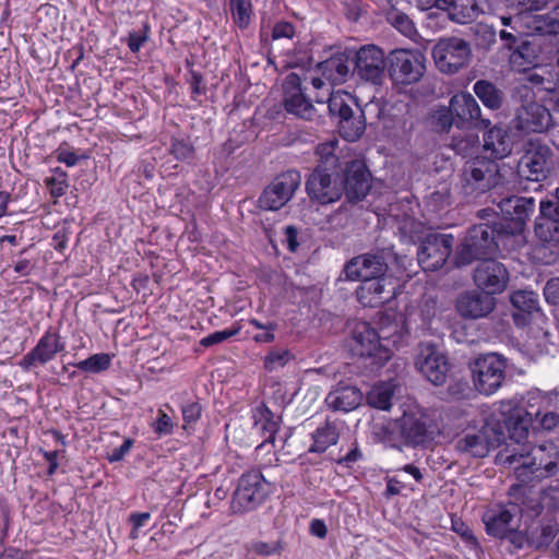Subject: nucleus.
I'll return each mask as SVG.
<instances>
[{
	"instance_id": "603ef678",
	"label": "nucleus",
	"mask_w": 559,
	"mask_h": 559,
	"mask_svg": "<svg viewBox=\"0 0 559 559\" xmlns=\"http://www.w3.org/2000/svg\"><path fill=\"white\" fill-rule=\"evenodd\" d=\"M416 5L423 10L427 11V21L428 25L432 26L433 22L438 20V13L436 11H440L443 4H445V0H415Z\"/></svg>"
},
{
	"instance_id": "8fccbe9b",
	"label": "nucleus",
	"mask_w": 559,
	"mask_h": 559,
	"mask_svg": "<svg viewBox=\"0 0 559 559\" xmlns=\"http://www.w3.org/2000/svg\"><path fill=\"white\" fill-rule=\"evenodd\" d=\"M437 313V301L432 298H427L423 300V302L419 306L418 312L416 316L421 321L420 329L423 331H426L430 328L432 319L436 317Z\"/></svg>"
},
{
	"instance_id": "6ab92c4d",
	"label": "nucleus",
	"mask_w": 559,
	"mask_h": 559,
	"mask_svg": "<svg viewBox=\"0 0 559 559\" xmlns=\"http://www.w3.org/2000/svg\"><path fill=\"white\" fill-rule=\"evenodd\" d=\"M500 419L503 426V440L506 439V431L510 439L516 443L524 441L532 426V415L522 406L512 401H503L500 404L498 413H491Z\"/></svg>"
},
{
	"instance_id": "4d7b16f0",
	"label": "nucleus",
	"mask_w": 559,
	"mask_h": 559,
	"mask_svg": "<svg viewBox=\"0 0 559 559\" xmlns=\"http://www.w3.org/2000/svg\"><path fill=\"white\" fill-rule=\"evenodd\" d=\"M544 296L550 305H559V278L554 277L547 281L544 287Z\"/></svg>"
},
{
	"instance_id": "3c124183",
	"label": "nucleus",
	"mask_w": 559,
	"mask_h": 559,
	"mask_svg": "<svg viewBox=\"0 0 559 559\" xmlns=\"http://www.w3.org/2000/svg\"><path fill=\"white\" fill-rule=\"evenodd\" d=\"M361 116L364 117L365 123L370 120V123L381 120L384 112V105L380 99H372L365 104L364 107H359Z\"/></svg>"
},
{
	"instance_id": "b1692460",
	"label": "nucleus",
	"mask_w": 559,
	"mask_h": 559,
	"mask_svg": "<svg viewBox=\"0 0 559 559\" xmlns=\"http://www.w3.org/2000/svg\"><path fill=\"white\" fill-rule=\"evenodd\" d=\"M476 286L490 296L502 293L509 282L507 267L493 259H485L474 270Z\"/></svg>"
},
{
	"instance_id": "0eeeda50",
	"label": "nucleus",
	"mask_w": 559,
	"mask_h": 559,
	"mask_svg": "<svg viewBox=\"0 0 559 559\" xmlns=\"http://www.w3.org/2000/svg\"><path fill=\"white\" fill-rule=\"evenodd\" d=\"M551 148L537 139H528L522 144V155L518 163L519 175L530 181L545 180L554 165Z\"/></svg>"
},
{
	"instance_id": "a211bd4d",
	"label": "nucleus",
	"mask_w": 559,
	"mask_h": 559,
	"mask_svg": "<svg viewBox=\"0 0 559 559\" xmlns=\"http://www.w3.org/2000/svg\"><path fill=\"white\" fill-rule=\"evenodd\" d=\"M503 218L498 223V230L508 235L520 234L524 229L525 221L534 211L533 198L511 195L503 198L498 204Z\"/></svg>"
},
{
	"instance_id": "423d86ee",
	"label": "nucleus",
	"mask_w": 559,
	"mask_h": 559,
	"mask_svg": "<svg viewBox=\"0 0 559 559\" xmlns=\"http://www.w3.org/2000/svg\"><path fill=\"white\" fill-rule=\"evenodd\" d=\"M390 335L383 326L377 332L367 322H358L352 331L348 347L353 355L372 358L373 364L382 366L391 358V350L380 341Z\"/></svg>"
},
{
	"instance_id": "13d9d810",
	"label": "nucleus",
	"mask_w": 559,
	"mask_h": 559,
	"mask_svg": "<svg viewBox=\"0 0 559 559\" xmlns=\"http://www.w3.org/2000/svg\"><path fill=\"white\" fill-rule=\"evenodd\" d=\"M155 432L158 435H167L171 432L173 420L163 409L158 411L157 419L154 424Z\"/></svg>"
},
{
	"instance_id": "864d4df0",
	"label": "nucleus",
	"mask_w": 559,
	"mask_h": 559,
	"mask_svg": "<svg viewBox=\"0 0 559 559\" xmlns=\"http://www.w3.org/2000/svg\"><path fill=\"white\" fill-rule=\"evenodd\" d=\"M45 183L53 198L64 195L68 189L67 175L64 173H61L59 177H47Z\"/></svg>"
},
{
	"instance_id": "cd10ccee",
	"label": "nucleus",
	"mask_w": 559,
	"mask_h": 559,
	"mask_svg": "<svg viewBox=\"0 0 559 559\" xmlns=\"http://www.w3.org/2000/svg\"><path fill=\"white\" fill-rule=\"evenodd\" d=\"M510 301L514 308L512 319L516 326L528 325L543 317L539 298L533 290H515L510 295Z\"/></svg>"
},
{
	"instance_id": "09e8293b",
	"label": "nucleus",
	"mask_w": 559,
	"mask_h": 559,
	"mask_svg": "<svg viewBox=\"0 0 559 559\" xmlns=\"http://www.w3.org/2000/svg\"><path fill=\"white\" fill-rule=\"evenodd\" d=\"M478 145L479 140L475 134L454 136L451 143V147L455 151V153L462 155L463 157L472 155Z\"/></svg>"
},
{
	"instance_id": "ea45409f",
	"label": "nucleus",
	"mask_w": 559,
	"mask_h": 559,
	"mask_svg": "<svg viewBox=\"0 0 559 559\" xmlns=\"http://www.w3.org/2000/svg\"><path fill=\"white\" fill-rule=\"evenodd\" d=\"M386 21L395 29L409 39H415L418 35L414 22L407 14L397 9V7H390L386 11Z\"/></svg>"
},
{
	"instance_id": "bf43d9fd",
	"label": "nucleus",
	"mask_w": 559,
	"mask_h": 559,
	"mask_svg": "<svg viewBox=\"0 0 559 559\" xmlns=\"http://www.w3.org/2000/svg\"><path fill=\"white\" fill-rule=\"evenodd\" d=\"M251 550L257 555L270 556L278 552L281 550V545L278 542L272 544L265 542H255L251 545Z\"/></svg>"
},
{
	"instance_id": "5fc2aeb1",
	"label": "nucleus",
	"mask_w": 559,
	"mask_h": 559,
	"mask_svg": "<svg viewBox=\"0 0 559 559\" xmlns=\"http://www.w3.org/2000/svg\"><path fill=\"white\" fill-rule=\"evenodd\" d=\"M238 332H239L238 328L224 330V331H216V332L203 337L200 341V345H202L204 347L217 345V344L226 341L227 338L235 336L236 334H238Z\"/></svg>"
},
{
	"instance_id": "393cba45",
	"label": "nucleus",
	"mask_w": 559,
	"mask_h": 559,
	"mask_svg": "<svg viewBox=\"0 0 559 559\" xmlns=\"http://www.w3.org/2000/svg\"><path fill=\"white\" fill-rule=\"evenodd\" d=\"M449 110L459 127L472 124L478 129H487L491 124L490 119L481 116V109L478 103L473 95L468 93H460L452 96Z\"/></svg>"
},
{
	"instance_id": "bb28decb",
	"label": "nucleus",
	"mask_w": 559,
	"mask_h": 559,
	"mask_svg": "<svg viewBox=\"0 0 559 559\" xmlns=\"http://www.w3.org/2000/svg\"><path fill=\"white\" fill-rule=\"evenodd\" d=\"M495 307V297L483 290L464 292L456 300L459 314L468 320L485 318L493 311Z\"/></svg>"
},
{
	"instance_id": "39448f33",
	"label": "nucleus",
	"mask_w": 559,
	"mask_h": 559,
	"mask_svg": "<svg viewBox=\"0 0 559 559\" xmlns=\"http://www.w3.org/2000/svg\"><path fill=\"white\" fill-rule=\"evenodd\" d=\"M536 31L538 33L521 46L522 59L527 64L550 61L559 53V20L546 15L544 25Z\"/></svg>"
},
{
	"instance_id": "f257e3e1",
	"label": "nucleus",
	"mask_w": 559,
	"mask_h": 559,
	"mask_svg": "<svg viewBox=\"0 0 559 559\" xmlns=\"http://www.w3.org/2000/svg\"><path fill=\"white\" fill-rule=\"evenodd\" d=\"M503 442V426L496 415L486 417L478 429H467L453 441L455 451L462 455L483 459Z\"/></svg>"
},
{
	"instance_id": "473e14b6",
	"label": "nucleus",
	"mask_w": 559,
	"mask_h": 559,
	"mask_svg": "<svg viewBox=\"0 0 559 559\" xmlns=\"http://www.w3.org/2000/svg\"><path fill=\"white\" fill-rule=\"evenodd\" d=\"M362 401L361 391L352 385H340L331 391L325 402L334 412H350L357 408Z\"/></svg>"
},
{
	"instance_id": "f03ea898",
	"label": "nucleus",
	"mask_w": 559,
	"mask_h": 559,
	"mask_svg": "<svg viewBox=\"0 0 559 559\" xmlns=\"http://www.w3.org/2000/svg\"><path fill=\"white\" fill-rule=\"evenodd\" d=\"M498 223H481L472 226L464 241L457 247L455 264L468 265L476 260L486 259L498 251L497 237L506 234L498 230Z\"/></svg>"
},
{
	"instance_id": "72a5a7b5",
	"label": "nucleus",
	"mask_w": 559,
	"mask_h": 559,
	"mask_svg": "<svg viewBox=\"0 0 559 559\" xmlns=\"http://www.w3.org/2000/svg\"><path fill=\"white\" fill-rule=\"evenodd\" d=\"M348 61L349 56H346L345 53H338L320 62L318 64V69L322 76H324L332 84H343L352 74Z\"/></svg>"
},
{
	"instance_id": "4c0bfd02",
	"label": "nucleus",
	"mask_w": 559,
	"mask_h": 559,
	"mask_svg": "<svg viewBox=\"0 0 559 559\" xmlns=\"http://www.w3.org/2000/svg\"><path fill=\"white\" fill-rule=\"evenodd\" d=\"M473 91L485 107L491 110H498L502 107L504 94L492 82L479 80L474 84Z\"/></svg>"
},
{
	"instance_id": "de8ad7c7",
	"label": "nucleus",
	"mask_w": 559,
	"mask_h": 559,
	"mask_svg": "<svg viewBox=\"0 0 559 559\" xmlns=\"http://www.w3.org/2000/svg\"><path fill=\"white\" fill-rule=\"evenodd\" d=\"M230 10L235 23L246 28L251 19L252 5L250 0H230Z\"/></svg>"
},
{
	"instance_id": "e2e57ef3",
	"label": "nucleus",
	"mask_w": 559,
	"mask_h": 559,
	"mask_svg": "<svg viewBox=\"0 0 559 559\" xmlns=\"http://www.w3.org/2000/svg\"><path fill=\"white\" fill-rule=\"evenodd\" d=\"M503 539H507L510 544H512L515 549H520L526 544L527 536L525 533L519 530L510 528L504 535Z\"/></svg>"
},
{
	"instance_id": "052dcab7",
	"label": "nucleus",
	"mask_w": 559,
	"mask_h": 559,
	"mask_svg": "<svg viewBox=\"0 0 559 559\" xmlns=\"http://www.w3.org/2000/svg\"><path fill=\"white\" fill-rule=\"evenodd\" d=\"M150 519L151 514L148 512L133 513L130 515V522L132 523V531L130 533V537L132 539L138 538L139 528L146 525Z\"/></svg>"
},
{
	"instance_id": "9b49d317",
	"label": "nucleus",
	"mask_w": 559,
	"mask_h": 559,
	"mask_svg": "<svg viewBox=\"0 0 559 559\" xmlns=\"http://www.w3.org/2000/svg\"><path fill=\"white\" fill-rule=\"evenodd\" d=\"M425 56L417 50L395 49L388 57L389 75L402 85L417 83L426 71Z\"/></svg>"
},
{
	"instance_id": "1a4fd4ad",
	"label": "nucleus",
	"mask_w": 559,
	"mask_h": 559,
	"mask_svg": "<svg viewBox=\"0 0 559 559\" xmlns=\"http://www.w3.org/2000/svg\"><path fill=\"white\" fill-rule=\"evenodd\" d=\"M349 100H353L347 93H332L328 99V109L332 117L338 119L341 135L347 141L358 140L365 132L366 123L359 106L354 110Z\"/></svg>"
},
{
	"instance_id": "2eb2a0df",
	"label": "nucleus",
	"mask_w": 559,
	"mask_h": 559,
	"mask_svg": "<svg viewBox=\"0 0 559 559\" xmlns=\"http://www.w3.org/2000/svg\"><path fill=\"white\" fill-rule=\"evenodd\" d=\"M317 166L306 181L309 198L320 204H330L338 201L343 195L341 180L342 169L325 170Z\"/></svg>"
},
{
	"instance_id": "a878e982",
	"label": "nucleus",
	"mask_w": 559,
	"mask_h": 559,
	"mask_svg": "<svg viewBox=\"0 0 559 559\" xmlns=\"http://www.w3.org/2000/svg\"><path fill=\"white\" fill-rule=\"evenodd\" d=\"M396 426L406 444L424 445L431 440L429 417L421 411L405 412Z\"/></svg>"
},
{
	"instance_id": "dca6fc26",
	"label": "nucleus",
	"mask_w": 559,
	"mask_h": 559,
	"mask_svg": "<svg viewBox=\"0 0 559 559\" xmlns=\"http://www.w3.org/2000/svg\"><path fill=\"white\" fill-rule=\"evenodd\" d=\"M352 75H357L365 82L381 84L385 70V53L377 45H364L353 52Z\"/></svg>"
},
{
	"instance_id": "4be33fe9",
	"label": "nucleus",
	"mask_w": 559,
	"mask_h": 559,
	"mask_svg": "<svg viewBox=\"0 0 559 559\" xmlns=\"http://www.w3.org/2000/svg\"><path fill=\"white\" fill-rule=\"evenodd\" d=\"M454 238L451 235H431L418 248L417 259L424 271L442 267L451 254Z\"/></svg>"
},
{
	"instance_id": "680f3d73",
	"label": "nucleus",
	"mask_w": 559,
	"mask_h": 559,
	"mask_svg": "<svg viewBox=\"0 0 559 559\" xmlns=\"http://www.w3.org/2000/svg\"><path fill=\"white\" fill-rule=\"evenodd\" d=\"M133 445V440L128 438L118 448L112 449V451L108 455L109 462H119L121 461L131 450Z\"/></svg>"
},
{
	"instance_id": "f8f14e48",
	"label": "nucleus",
	"mask_w": 559,
	"mask_h": 559,
	"mask_svg": "<svg viewBox=\"0 0 559 559\" xmlns=\"http://www.w3.org/2000/svg\"><path fill=\"white\" fill-rule=\"evenodd\" d=\"M396 254L391 249H382L377 253H366L353 258L345 265L346 278L350 281H367L385 276L390 261H395Z\"/></svg>"
},
{
	"instance_id": "aec40b11",
	"label": "nucleus",
	"mask_w": 559,
	"mask_h": 559,
	"mask_svg": "<svg viewBox=\"0 0 559 559\" xmlns=\"http://www.w3.org/2000/svg\"><path fill=\"white\" fill-rule=\"evenodd\" d=\"M415 366L435 385L445 382L450 369L447 356L431 343L419 345Z\"/></svg>"
},
{
	"instance_id": "a18cd8bd",
	"label": "nucleus",
	"mask_w": 559,
	"mask_h": 559,
	"mask_svg": "<svg viewBox=\"0 0 559 559\" xmlns=\"http://www.w3.org/2000/svg\"><path fill=\"white\" fill-rule=\"evenodd\" d=\"M111 365V356L107 353H99L76 362L74 366L81 371L99 373L107 370Z\"/></svg>"
},
{
	"instance_id": "7ed1b4c3",
	"label": "nucleus",
	"mask_w": 559,
	"mask_h": 559,
	"mask_svg": "<svg viewBox=\"0 0 559 559\" xmlns=\"http://www.w3.org/2000/svg\"><path fill=\"white\" fill-rule=\"evenodd\" d=\"M460 185L464 194L484 193L501 181L498 163L485 156H475L467 159L460 171Z\"/></svg>"
},
{
	"instance_id": "4468645a",
	"label": "nucleus",
	"mask_w": 559,
	"mask_h": 559,
	"mask_svg": "<svg viewBox=\"0 0 559 559\" xmlns=\"http://www.w3.org/2000/svg\"><path fill=\"white\" fill-rule=\"evenodd\" d=\"M301 183V175L295 169L277 175L259 198L262 210L277 211L294 197Z\"/></svg>"
},
{
	"instance_id": "9d476101",
	"label": "nucleus",
	"mask_w": 559,
	"mask_h": 559,
	"mask_svg": "<svg viewBox=\"0 0 559 559\" xmlns=\"http://www.w3.org/2000/svg\"><path fill=\"white\" fill-rule=\"evenodd\" d=\"M432 57L441 72L456 73L466 67L472 58L471 44L456 36L441 38L432 48Z\"/></svg>"
},
{
	"instance_id": "c85d7f7f",
	"label": "nucleus",
	"mask_w": 559,
	"mask_h": 559,
	"mask_svg": "<svg viewBox=\"0 0 559 559\" xmlns=\"http://www.w3.org/2000/svg\"><path fill=\"white\" fill-rule=\"evenodd\" d=\"M357 299L365 307H379L394 296V286L389 277L372 278L361 282L357 288Z\"/></svg>"
},
{
	"instance_id": "0e129e2a",
	"label": "nucleus",
	"mask_w": 559,
	"mask_h": 559,
	"mask_svg": "<svg viewBox=\"0 0 559 559\" xmlns=\"http://www.w3.org/2000/svg\"><path fill=\"white\" fill-rule=\"evenodd\" d=\"M295 35V27L288 22L277 23L273 28V38H292Z\"/></svg>"
},
{
	"instance_id": "c9c22d12",
	"label": "nucleus",
	"mask_w": 559,
	"mask_h": 559,
	"mask_svg": "<svg viewBox=\"0 0 559 559\" xmlns=\"http://www.w3.org/2000/svg\"><path fill=\"white\" fill-rule=\"evenodd\" d=\"M500 456L506 464H518L514 467V473L519 481L528 484L534 480L540 481L542 479H545L539 475L537 467L533 465L532 462H527V460L531 459L528 454L509 453V451H506V453Z\"/></svg>"
},
{
	"instance_id": "37998d69",
	"label": "nucleus",
	"mask_w": 559,
	"mask_h": 559,
	"mask_svg": "<svg viewBox=\"0 0 559 559\" xmlns=\"http://www.w3.org/2000/svg\"><path fill=\"white\" fill-rule=\"evenodd\" d=\"M513 515L510 511L503 510L486 520V531L489 535L498 538H504V535L511 528L510 523Z\"/></svg>"
},
{
	"instance_id": "49530a36",
	"label": "nucleus",
	"mask_w": 559,
	"mask_h": 559,
	"mask_svg": "<svg viewBox=\"0 0 559 559\" xmlns=\"http://www.w3.org/2000/svg\"><path fill=\"white\" fill-rule=\"evenodd\" d=\"M182 413V430H185L188 435L195 430V426L198 425L201 415H202V406L199 402H189L181 406Z\"/></svg>"
},
{
	"instance_id": "2f4dec72",
	"label": "nucleus",
	"mask_w": 559,
	"mask_h": 559,
	"mask_svg": "<svg viewBox=\"0 0 559 559\" xmlns=\"http://www.w3.org/2000/svg\"><path fill=\"white\" fill-rule=\"evenodd\" d=\"M483 148L490 153L492 159L507 157L513 150L512 133L503 127L490 128L483 136Z\"/></svg>"
},
{
	"instance_id": "5701e85b",
	"label": "nucleus",
	"mask_w": 559,
	"mask_h": 559,
	"mask_svg": "<svg viewBox=\"0 0 559 559\" xmlns=\"http://www.w3.org/2000/svg\"><path fill=\"white\" fill-rule=\"evenodd\" d=\"M343 194L350 203L364 200L371 189V175L360 160H352L341 171Z\"/></svg>"
},
{
	"instance_id": "20e7f679",
	"label": "nucleus",
	"mask_w": 559,
	"mask_h": 559,
	"mask_svg": "<svg viewBox=\"0 0 559 559\" xmlns=\"http://www.w3.org/2000/svg\"><path fill=\"white\" fill-rule=\"evenodd\" d=\"M508 359L499 353L478 355L469 362L474 388L483 395L496 393L507 378Z\"/></svg>"
},
{
	"instance_id": "412c9836",
	"label": "nucleus",
	"mask_w": 559,
	"mask_h": 559,
	"mask_svg": "<svg viewBox=\"0 0 559 559\" xmlns=\"http://www.w3.org/2000/svg\"><path fill=\"white\" fill-rule=\"evenodd\" d=\"M284 108L297 118L313 121L318 117L317 108L306 97L301 87V79L297 73H289L283 83Z\"/></svg>"
},
{
	"instance_id": "ddd939ff",
	"label": "nucleus",
	"mask_w": 559,
	"mask_h": 559,
	"mask_svg": "<svg viewBox=\"0 0 559 559\" xmlns=\"http://www.w3.org/2000/svg\"><path fill=\"white\" fill-rule=\"evenodd\" d=\"M522 104L516 109V128L525 132L540 133L548 129L551 114L547 107L534 100V93L527 85L519 88Z\"/></svg>"
},
{
	"instance_id": "f704fd0d",
	"label": "nucleus",
	"mask_w": 559,
	"mask_h": 559,
	"mask_svg": "<svg viewBox=\"0 0 559 559\" xmlns=\"http://www.w3.org/2000/svg\"><path fill=\"white\" fill-rule=\"evenodd\" d=\"M253 418L254 433L263 438V443L274 444L275 436L280 429L278 419L265 405L258 406L254 409Z\"/></svg>"
},
{
	"instance_id": "58836bf2",
	"label": "nucleus",
	"mask_w": 559,
	"mask_h": 559,
	"mask_svg": "<svg viewBox=\"0 0 559 559\" xmlns=\"http://www.w3.org/2000/svg\"><path fill=\"white\" fill-rule=\"evenodd\" d=\"M340 438V429L334 421L326 420L323 426L318 427L313 433V444L310 452L322 453L329 447L335 444Z\"/></svg>"
},
{
	"instance_id": "69168bd1",
	"label": "nucleus",
	"mask_w": 559,
	"mask_h": 559,
	"mask_svg": "<svg viewBox=\"0 0 559 559\" xmlns=\"http://www.w3.org/2000/svg\"><path fill=\"white\" fill-rule=\"evenodd\" d=\"M285 241L289 251L295 252L299 247L297 241L298 229L295 226H287L284 229Z\"/></svg>"
},
{
	"instance_id": "c03bdc74",
	"label": "nucleus",
	"mask_w": 559,
	"mask_h": 559,
	"mask_svg": "<svg viewBox=\"0 0 559 559\" xmlns=\"http://www.w3.org/2000/svg\"><path fill=\"white\" fill-rule=\"evenodd\" d=\"M512 32H506V29L499 31V37L503 43V47L512 51V60L516 61L518 58H522L521 46L527 44L528 39H524L523 33L516 27H511Z\"/></svg>"
},
{
	"instance_id": "6e6552de",
	"label": "nucleus",
	"mask_w": 559,
	"mask_h": 559,
	"mask_svg": "<svg viewBox=\"0 0 559 559\" xmlns=\"http://www.w3.org/2000/svg\"><path fill=\"white\" fill-rule=\"evenodd\" d=\"M270 493V483L261 472L252 469L242 474L233 495L230 508L234 513L254 510Z\"/></svg>"
},
{
	"instance_id": "6e6d98bb",
	"label": "nucleus",
	"mask_w": 559,
	"mask_h": 559,
	"mask_svg": "<svg viewBox=\"0 0 559 559\" xmlns=\"http://www.w3.org/2000/svg\"><path fill=\"white\" fill-rule=\"evenodd\" d=\"M289 359V353L287 350L283 352H272L270 353L264 360L265 368L269 370H273L277 367H283Z\"/></svg>"
},
{
	"instance_id": "7c9ffc66",
	"label": "nucleus",
	"mask_w": 559,
	"mask_h": 559,
	"mask_svg": "<svg viewBox=\"0 0 559 559\" xmlns=\"http://www.w3.org/2000/svg\"><path fill=\"white\" fill-rule=\"evenodd\" d=\"M527 462L537 467L540 476L549 478L559 473V449L554 443H545L532 449Z\"/></svg>"
},
{
	"instance_id": "c756f323",
	"label": "nucleus",
	"mask_w": 559,
	"mask_h": 559,
	"mask_svg": "<svg viewBox=\"0 0 559 559\" xmlns=\"http://www.w3.org/2000/svg\"><path fill=\"white\" fill-rule=\"evenodd\" d=\"M438 13V20L433 22L435 26H443L447 21L457 24H467L473 22L479 12L476 0H445Z\"/></svg>"
},
{
	"instance_id": "774afa93",
	"label": "nucleus",
	"mask_w": 559,
	"mask_h": 559,
	"mask_svg": "<svg viewBox=\"0 0 559 559\" xmlns=\"http://www.w3.org/2000/svg\"><path fill=\"white\" fill-rule=\"evenodd\" d=\"M39 452L43 454V456L49 464L48 475L52 476L59 466V464H58L59 452L58 451H45L43 449H40Z\"/></svg>"
},
{
	"instance_id": "e433bc0d",
	"label": "nucleus",
	"mask_w": 559,
	"mask_h": 559,
	"mask_svg": "<svg viewBox=\"0 0 559 559\" xmlns=\"http://www.w3.org/2000/svg\"><path fill=\"white\" fill-rule=\"evenodd\" d=\"M542 222L536 224L535 230L543 239L552 238V235L545 234L544 230L559 231V201L547 200L540 202Z\"/></svg>"
},
{
	"instance_id": "a19ab883",
	"label": "nucleus",
	"mask_w": 559,
	"mask_h": 559,
	"mask_svg": "<svg viewBox=\"0 0 559 559\" xmlns=\"http://www.w3.org/2000/svg\"><path fill=\"white\" fill-rule=\"evenodd\" d=\"M394 395L393 384L390 382H381L373 385L367 395L368 404L374 408L382 411L390 409L392 397Z\"/></svg>"
},
{
	"instance_id": "79ce46f5",
	"label": "nucleus",
	"mask_w": 559,
	"mask_h": 559,
	"mask_svg": "<svg viewBox=\"0 0 559 559\" xmlns=\"http://www.w3.org/2000/svg\"><path fill=\"white\" fill-rule=\"evenodd\" d=\"M337 141H329L321 143L316 148V154L319 157L317 166H323L325 170L342 169L338 157L335 154Z\"/></svg>"
},
{
	"instance_id": "f3484780",
	"label": "nucleus",
	"mask_w": 559,
	"mask_h": 559,
	"mask_svg": "<svg viewBox=\"0 0 559 559\" xmlns=\"http://www.w3.org/2000/svg\"><path fill=\"white\" fill-rule=\"evenodd\" d=\"M64 350L66 343L60 333L50 326L44 332L36 345L22 357L19 366L24 371H31L39 366H46Z\"/></svg>"
},
{
	"instance_id": "338daca9",
	"label": "nucleus",
	"mask_w": 559,
	"mask_h": 559,
	"mask_svg": "<svg viewBox=\"0 0 559 559\" xmlns=\"http://www.w3.org/2000/svg\"><path fill=\"white\" fill-rule=\"evenodd\" d=\"M57 160L66 164L68 167H73L78 164L79 157L74 152L59 147L57 150Z\"/></svg>"
}]
</instances>
